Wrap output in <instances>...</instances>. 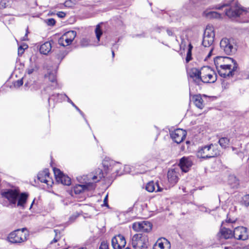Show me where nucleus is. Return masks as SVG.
<instances>
[{"label": "nucleus", "instance_id": "1", "mask_svg": "<svg viewBox=\"0 0 249 249\" xmlns=\"http://www.w3.org/2000/svg\"><path fill=\"white\" fill-rule=\"evenodd\" d=\"M0 194L2 197L7 199L10 205L22 208H24L28 197L27 193H20L19 190L17 188L3 189Z\"/></svg>", "mask_w": 249, "mask_h": 249}, {"label": "nucleus", "instance_id": "2", "mask_svg": "<svg viewBox=\"0 0 249 249\" xmlns=\"http://www.w3.org/2000/svg\"><path fill=\"white\" fill-rule=\"evenodd\" d=\"M226 6L229 7L225 12V14L228 17L230 18L239 17L242 22H249V8L244 9L240 7L235 0H231L229 2L224 4L217 8L221 9Z\"/></svg>", "mask_w": 249, "mask_h": 249}, {"label": "nucleus", "instance_id": "3", "mask_svg": "<svg viewBox=\"0 0 249 249\" xmlns=\"http://www.w3.org/2000/svg\"><path fill=\"white\" fill-rule=\"evenodd\" d=\"M103 177V173L101 169H97L95 174H89L86 176H83V185H77L74 187V192L75 194H79L84 190H93L95 188V183L100 181Z\"/></svg>", "mask_w": 249, "mask_h": 249}, {"label": "nucleus", "instance_id": "4", "mask_svg": "<svg viewBox=\"0 0 249 249\" xmlns=\"http://www.w3.org/2000/svg\"><path fill=\"white\" fill-rule=\"evenodd\" d=\"M220 153V151L217 145L211 144L199 149L197 152V156L199 158L207 159L217 157Z\"/></svg>", "mask_w": 249, "mask_h": 249}, {"label": "nucleus", "instance_id": "5", "mask_svg": "<svg viewBox=\"0 0 249 249\" xmlns=\"http://www.w3.org/2000/svg\"><path fill=\"white\" fill-rule=\"evenodd\" d=\"M28 236L27 229L24 228L21 229H17L10 233L7 240L12 244H19L27 241Z\"/></svg>", "mask_w": 249, "mask_h": 249}, {"label": "nucleus", "instance_id": "6", "mask_svg": "<svg viewBox=\"0 0 249 249\" xmlns=\"http://www.w3.org/2000/svg\"><path fill=\"white\" fill-rule=\"evenodd\" d=\"M131 244L134 249H145L148 247V239L145 235L135 234L132 238Z\"/></svg>", "mask_w": 249, "mask_h": 249}, {"label": "nucleus", "instance_id": "7", "mask_svg": "<svg viewBox=\"0 0 249 249\" xmlns=\"http://www.w3.org/2000/svg\"><path fill=\"white\" fill-rule=\"evenodd\" d=\"M216 80V74L208 66L201 68V82L206 83H214Z\"/></svg>", "mask_w": 249, "mask_h": 249}, {"label": "nucleus", "instance_id": "8", "mask_svg": "<svg viewBox=\"0 0 249 249\" xmlns=\"http://www.w3.org/2000/svg\"><path fill=\"white\" fill-rule=\"evenodd\" d=\"M215 34L214 28L212 26H207L204 33L202 45L205 47H211L213 45Z\"/></svg>", "mask_w": 249, "mask_h": 249}, {"label": "nucleus", "instance_id": "9", "mask_svg": "<svg viewBox=\"0 0 249 249\" xmlns=\"http://www.w3.org/2000/svg\"><path fill=\"white\" fill-rule=\"evenodd\" d=\"M221 49L228 55L234 53L236 50L233 39L223 38L220 43Z\"/></svg>", "mask_w": 249, "mask_h": 249}, {"label": "nucleus", "instance_id": "10", "mask_svg": "<svg viewBox=\"0 0 249 249\" xmlns=\"http://www.w3.org/2000/svg\"><path fill=\"white\" fill-rule=\"evenodd\" d=\"M152 224L147 221L136 222L132 225V229L138 232H148L152 230Z\"/></svg>", "mask_w": 249, "mask_h": 249}, {"label": "nucleus", "instance_id": "11", "mask_svg": "<svg viewBox=\"0 0 249 249\" xmlns=\"http://www.w3.org/2000/svg\"><path fill=\"white\" fill-rule=\"evenodd\" d=\"M228 65H221L220 67L216 68L219 74L224 78L232 77L236 72V66L234 65V68L228 67Z\"/></svg>", "mask_w": 249, "mask_h": 249}, {"label": "nucleus", "instance_id": "12", "mask_svg": "<svg viewBox=\"0 0 249 249\" xmlns=\"http://www.w3.org/2000/svg\"><path fill=\"white\" fill-rule=\"evenodd\" d=\"M233 237L238 240H246L249 238V232L245 227H238L234 230Z\"/></svg>", "mask_w": 249, "mask_h": 249}, {"label": "nucleus", "instance_id": "13", "mask_svg": "<svg viewBox=\"0 0 249 249\" xmlns=\"http://www.w3.org/2000/svg\"><path fill=\"white\" fill-rule=\"evenodd\" d=\"M126 245V240L122 234L114 236L111 240V245L114 249H122Z\"/></svg>", "mask_w": 249, "mask_h": 249}, {"label": "nucleus", "instance_id": "14", "mask_svg": "<svg viewBox=\"0 0 249 249\" xmlns=\"http://www.w3.org/2000/svg\"><path fill=\"white\" fill-rule=\"evenodd\" d=\"M224 222H222L219 231L217 233L216 237L221 241L222 239H230L233 237V231L229 228L223 227Z\"/></svg>", "mask_w": 249, "mask_h": 249}, {"label": "nucleus", "instance_id": "15", "mask_svg": "<svg viewBox=\"0 0 249 249\" xmlns=\"http://www.w3.org/2000/svg\"><path fill=\"white\" fill-rule=\"evenodd\" d=\"M170 136L176 143H179L185 138L186 132L182 129H177L170 132Z\"/></svg>", "mask_w": 249, "mask_h": 249}, {"label": "nucleus", "instance_id": "16", "mask_svg": "<svg viewBox=\"0 0 249 249\" xmlns=\"http://www.w3.org/2000/svg\"><path fill=\"white\" fill-rule=\"evenodd\" d=\"M37 178L40 182L47 184L48 186H51L53 183V179L50 177V173L48 169H45L39 172L37 175Z\"/></svg>", "mask_w": 249, "mask_h": 249}, {"label": "nucleus", "instance_id": "17", "mask_svg": "<svg viewBox=\"0 0 249 249\" xmlns=\"http://www.w3.org/2000/svg\"><path fill=\"white\" fill-rule=\"evenodd\" d=\"M103 165L105 167V169H107V171H115L117 174L118 175H121L122 174V173H120L118 168L120 166L119 163L115 162L113 160H105L103 161Z\"/></svg>", "mask_w": 249, "mask_h": 249}, {"label": "nucleus", "instance_id": "18", "mask_svg": "<svg viewBox=\"0 0 249 249\" xmlns=\"http://www.w3.org/2000/svg\"><path fill=\"white\" fill-rule=\"evenodd\" d=\"M189 77L197 85H200L201 82V70L199 71L196 68H192L188 71Z\"/></svg>", "mask_w": 249, "mask_h": 249}, {"label": "nucleus", "instance_id": "19", "mask_svg": "<svg viewBox=\"0 0 249 249\" xmlns=\"http://www.w3.org/2000/svg\"><path fill=\"white\" fill-rule=\"evenodd\" d=\"M193 164L190 158L183 157L179 161V166L181 170L184 172H187Z\"/></svg>", "mask_w": 249, "mask_h": 249}, {"label": "nucleus", "instance_id": "20", "mask_svg": "<svg viewBox=\"0 0 249 249\" xmlns=\"http://www.w3.org/2000/svg\"><path fill=\"white\" fill-rule=\"evenodd\" d=\"M170 242L165 238L158 239L154 244L153 249H170Z\"/></svg>", "mask_w": 249, "mask_h": 249}, {"label": "nucleus", "instance_id": "21", "mask_svg": "<svg viewBox=\"0 0 249 249\" xmlns=\"http://www.w3.org/2000/svg\"><path fill=\"white\" fill-rule=\"evenodd\" d=\"M76 36V32L74 31H69L63 34V40L65 39L67 46L71 43Z\"/></svg>", "mask_w": 249, "mask_h": 249}, {"label": "nucleus", "instance_id": "22", "mask_svg": "<svg viewBox=\"0 0 249 249\" xmlns=\"http://www.w3.org/2000/svg\"><path fill=\"white\" fill-rule=\"evenodd\" d=\"M145 189L149 192H153L154 191L160 192L162 191V188L159 186L158 182H155L153 181L147 183Z\"/></svg>", "mask_w": 249, "mask_h": 249}, {"label": "nucleus", "instance_id": "23", "mask_svg": "<svg viewBox=\"0 0 249 249\" xmlns=\"http://www.w3.org/2000/svg\"><path fill=\"white\" fill-rule=\"evenodd\" d=\"M178 173L174 169H171L168 171L167 177L169 182L171 185H175L178 181Z\"/></svg>", "mask_w": 249, "mask_h": 249}, {"label": "nucleus", "instance_id": "24", "mask_svg": "<svg viewBox=\"0 0 249 249\" xmlns=\"http://www.w3.org/2000/svg\"><path fill=\"white\" fill-rule=\"evenodd\" d=\"M37 70L38 67L36 64L33 62L32 59L31 58L30 59V64L25 71L24 77H26L27 75H30L32 74L34 72L36 71Z\"/></svg>", "mask_w": 249, "mask_h": 249}, {"label": "nucleus", "instance_id": "25", "mask_svg": "<svg viewBox=\"0 0 249 249\" xmlns=\"http://www.w3.org/2000/svg\"><path fill=\"white\" fill-rule=\"evenodd\" d=\"M52 44L50 42H46L42 44L39 48L41 54L47 55L51 50Z\"/></svg>", "mask_w": 249, "mask_h": 249}, {"label": "nucleus", "instance_id": "26", "mask_svg": "<svg viewBox=\"0 0 249 249\" xmlns=\"http://www.w3.org/2000/svg\"><path fill=\"white\" fill-rule=\"evenodd\" d=\"M194 103L196 107L202 109L204 107L203 101L200 95H196L193 97Z\"/></svg>", "mask_w": 249, "mask_h": 249}, {"label": "nucleus", "instance_id": "27", "mask_svg": "<svg viewBox=\"0 0 249 249\" xmlns=\"http://www.w3.org/2000/svg\"><path fill=\"white\" fill-rule=\"evenodd\" d=\"M236 64V70L238 68V64L236 63V61L233 59L232 58L229 57H224V64L223 65H228V67L233 68L234 65Z\"/></svg>", "mask_w": 249, "mask_h": 249}, {"label": "nucleus", "instance_id": "28", "mask_svg": "<svg viewBox=\"0 0 249 249\" xmlns=\"http://www.w3.org/2000/svg\"><path fill=\"white\" fill-rule=\"evenodd\" d=\"M53 171L56 181L58 183L62 184V172L56 168H54Z\"/></svg>", "mask_w": 249, "mask_h": 249}, {"label": "nucleus", "instance_id": "29", "mask_svg": "<svg viewBox=\"0 0 249 249\" xmlns=\"http://www.w3.org/2000/svg\"><path fill=\"white\" fill-rule=\"evenodd\" d=\"M229 183L233 188H237L239 185V180L234 176H230L229 178Z\"/></svg>", "mask_w": 249, "mask_h": 249}, {"label": "nucleus", "instance_id": "30", "mask_svg": "<svg viewBox=\"0 0 249 249\" xmlns=\"http://www.w3.org/2000/svg\"><path fill=\"white\" fill-rule=\"evenodd\" d=\"M230 142V140L226 137H223L219 140L218 142L220 145L224 148H226Z\"/></svg>", "mask_w": 249, "mask_h": 249}, {"label": "nucleus", "instance_id": "31", "mask_svg": "<svg viewBox=\"0 0 249 249\" xmlns=\"http://www.w3.org/2000/svg\"><path fill=\"white\" fill-rule=\"evenodd\" d=\"M45 77L46 78L48 77V79L50 80V81L53 83L55 82L56 81L55 71H48V73L45 74Z\"/></svg>", "mask_w": 249, "mask_h": 249}, {"label": "nucleus", "instance_id": "32", "mask_svg": "<svg viewBox=\"0 0 249 249\" xmlns=\"http://www.w3.org/2000/svg\"><path fill=\"white\" fill-rule=\"evenodd\" d=\"M206 16L208 18H221V15L215 11H210L206 14Z\"/></svg>", "mask_w": 249, "mask_h": 249}, {"label": "nucleus", "instance_id": "33", "mask_svg": "<svg viewBox=\"0 0 249 249\" xmlns=\"http://www.w3.org/2000/svg\"><path fill=\"white\" fill-rule=\"evenodd\" d=\"M224 57L218 56L216 57L214 60V64L216 68H219L221 65H223L224 64Z\"/></svg>", "mask_w": 249, "mask_h": 249}, {"label": "nucleus", "instance_id": "34", "mask_svg": "<svg viewBox=\"0 0 249 249\" xmlns=\"http://www.w3.org/2000/svg\"><path fill=\"white\" fill-rule=\"evenodd\" d=\"M62 35L59 34H55L53 37V42H58L60 46H62Z\"/></svg>", "mask_w": 249, "mask_h": 249}, {"label": "nucleus", "instance_id": "35", "mask_svg": "<svg viewBox=\"0 0 249 249\" xmlns=\"http://www.w3.org/2000/svg\"><path fill=\"white\" fill-rule=\"evenodd\" d=\"M193 49L192 45L190 44L188 46V49L187 53V56L186 57V62L188 63L192 59V50Z\"/></svg>", "mask_w": 249, "mask_h": 249}, {"label": "nucleus", "instance_id": "36", "mask_svg": "<svg viewBox=\"0 0 249 249\" xmlns=\"http://www.w3.org/2000/svg\"><path fill=\"white\" fill-rule=\"evenodd\" d=\"M96 38L99 41L100 40V38L101 36L102 35L103 32L101 29V26L99 24H98L95 28V30Z\"/></svg>", "mask_w": 249, "mask_h": 249}, {"label": "nucleus", "instance_id": "37", "mask_svg": "<svg viewBox=\"0 0 249 249\" xmlns=\"http://www.w3.org/2000/svg\"><path fill=\"white\" fill-rule=\"evenodd\" d=\"M71 184V178L67 175L63 174V185L69 186Z\"/></svg>", "mask_w": 249, "mask_h": 249}, {"label": "nucleus", "instance_id": "38", "mask_svg": "<svg viewBox=\"0 0 249 249\" xmlns=\"http://www.w3.org/2000/svg\"><path fill=\"white\" fill-rule=\"evenodd\" d=\"M25 78H26V77H24V76L22 78L16 81L14 83V86L16 88H19L20 86H21L23 84V79H25Z\"/></svg>", "mask_w": 249, "mask_h": 249}, {"label": "nucleus", "instance_id": "39", "mask_svg": "<svg viewBox=\"0 0 249 249\" xmlns=\"http://www.w3.org/2000/svg\"><path fill=\"white\" fill-rule=\"evenodd\" d=\"M10 0H1L0 1V9H4L8 6Z\"/></svg>", "mask_w": 249, "mask_h": 249}, {"label": "nucleus", "instance_id": "40", "mask_svg": "<svg viewBox=\"0 0 249 249\" xmlns=\"http://www.w3.org/2000/svg\"><path fill=\"white\" fill-rule=\"evenodd\" d=\"M242 203L246 206H249V194L244 196L242 198Z\"/></svg>", "mask_w": 249, "mask_h": 249}, {"label": "nucleus", "instance_id": "41", "mask_svg": "<svg viewBox=\"0 0 249 249\" xmlns=\"http://www.w3.org/2000/svg\"><path fill=\"white\" fill-rule=\"evenodd\" d=\"M74 4L75 3L72 0H67L63 3V5L68 7H72Z\"/></svg>", "mask_w": 249, "mask_h": 249}, {"label": "nucleus", "instance_id": "42", "mask_svg": "<svg viewBox=\"0 0 249 249\" xmlns=\"http://www.w3.org/2000/svg\"><path fill=\"white\" fill-rule=\"evenodd\" d=\"M45 22L49 26H53L55 24V20L53 18H50L46 19Z\"/></svg>", "mask_w": 249, "mask_h": 249}, {"label": "nucleus", "instance_id": "43", "mask_svg": "<svg viewBox=\"0 0 249 249\" xmlns=\"http://www.w3.org/2000/svg\"><path fill=\"white\" fill-rule=\"evenodd\" d=\"M99 249H108V243L106 241L102 242Z\"/></svg>", "mask_w": 249, "mask_h": 249}, {"label": "nucleus", "instance_id": "44", "mask_svg": "<svg viewBox=\"0 0 249 249\" xmlns=\"http://www.w3.org/2000/svg\"><path fill=\"white\" fill-rule=\"evenodd\" d=\"M63 57L64 55H67L69 52L71 51V47H65L64 44H63Z\"/></svg>", "mask_w": 249, "mask_h": 249}, {"label": "nucleus", "instance_id": "45", "mask_svg": "<svg viewBox=\"0 0 249 249\" xmlns=\"http://www.w3.org/2000/svg\"><path fill=\"white\" fill-rule=\"evenodd\" d=\"M24 48H23V46H19L18 48V54L22 55L24 52Z\"/></svg>", "mask_w": 249, "mask_h": 249}, {"label": "nucleus", "instance_id": "46", "mask_svg": "<svg viewBox=\"0 0 249 249\" xmlns=\"http://www.w3.org/2000/svg\"><path fill=\"white\" fill-rule=\"evenodd\" d=\"M53 232L55 233V237L53 238V240L51 241V243L52 244L53 243H55L58 240V238H57V230H54Z\"/></svg>", "mask_w": 249, "mask_h": 249}, {"label": "nucleus", "instance_id": "47", "mask_svg": "<svg viewBox=\"0 0 249 249\" xmlns=\"http://www.w3.org/2000/svg\"><path fill=\"white\" fill-rule=\"evenodd\" d=\"M130 171V168L129 165H125L124 166V172L125 173H129Z\"/></svg>", "mask_w": 249, "mask_h": 249}, {"label": "nucleus", "instance_id": "48", "mask_svg": "<svg viewBox=\"0 0 249 249\" xmlns=\"http://www.w3.org/2000/svg\"><path fill=\"white\" fill-rule=\"evenodd\" d=\"M107 196H108L107 195L104 199V205L105 206H108V205L107 203Z\"/></svg>", "mask_w": 249, "mask_h": 249}, {"label": "nucleus", "instance_id": "49", "mask_svg": "<svg viewBox=\"0 0 249 249\" xmlns=\"http://www.w3.org/2000/svg\"><path fill=\"white\" fill-rule=\"evenodd\" d=\"M166 31H167V33L168 35L169 36H173L174 33H173V32L171 30H170L169 29H167Z\"/></svg>", "mask_w": 249, "mask_h": 249}, {"label": "nucleus", "instance_id": "50", "mask_svg": "<svg viewBox=\"0 0 249 249\" xmlns=\"http://www.w3.org/2000/svg\"><path fill=\"white\" fill-rule=\"evenodd\" d=\"M76 216H72L71 217H70V222L71 223L73 221H74V220L76 219Z\"/></svg>", "mask_w": 249, "mask_h": 249}, {"label": "nucleus", "instance_id": "51", "mask_svg": "<svg viewBox=\"0 0 249 249\" xmlns=\"http://www.w3.org/2000/svg\"><path fill=\"white\" fill-rule=\"evenodd\" d=\"M213 51V48L211 47V49L209 51V53L207 56V58H209L212 55V53Z\"/></svg>", "mask_w": 249, "mask_h": 249}, {"label": "nucleus", "instance_id": "52", "mask_svg": "<svg viewBox=\"0 0 249 249\" xmlns=\"http://www.w3.org/2000/svg\"><path fill=\"white\" fill-rule=\"evenodd\" d=\"M193 3H197L200 2L201 0H190Z\"/></svg>", "mask_w": 249, "mask_h": 249}, {"label": "nucleus", "instance_id": "53", "mask_svg": "<svg viewBox=\"0 0 249 249\" xmlns=\"http://www.w3.org/2000/svg\"><path fill=\"white\" fill-rule=\"evenodd\" d=\"M65 96H66V97L68 99V101L72 105V104H74L72 101L70 99L68 98V97L66 95V94H64Z\"/></svg>", "mask_w": 249, "mask_h": 249}, {"label": "nucleus", "instance_id": "54", "mask_svg": "<svg viewBox=\"0 0 249 249\" xmlns=\"http://www.w3.org/2000/svg\"><path fill=\"white\" fill-rule=\"evenodd\" d=\"M27 34H28V32H27L25 36L23 37L22 40H27Z\"/></svg>", "mask_w": 249, "mask_h": 249}, {"label": "nucleus", "instance_id": "55", "mask_svg": "<svg viewBox=\"0 0 249 249\" xmlns=\"http://www.w3.org/2000/svg\"><path fill=\"white\" fill-rule=\"evenodd\" d=\"M57 15L59 17L62 18V11L59 12L57 14Z\"/></svg>", "mask_w": 249, "mask_h": 249}, {"label": "nucleus", "instance_id": "56", "mask_svg": "<svg viewBox=\"0 0 249 249\" xmlns=\"http://www.w3.org/2000/svg\"><path fill=\"white\" fill-rule=\"evenodd\" d=\"M21 46H23V48H24V49H26L28 48V45L25 43L23 44L22 45H20Z\"/></svg>", "mask_w": 249, "mask_h": 249}, {"label": "nucleus", "instance_id": "57", "mask_svg": "<svg viewBox=\"0 0 249 249\" xmlns=\"http://www.w3.org/2000/svg\"><path fill=\"white\" fill-rule=\"evenodd\" d=\"M79 112L80 113V114H81V115H82L84 118H85V115H84V114L83 112L81 110H80V111H79Z\"/></svg>", "mask_w": 249, "mask_h": 249}, {"label": "nucleus", "instance_id": "58", "mask_svg": "<svg viewBox=\"0 0 249 249\" xmlns=\"http://www.w3.org/2000/svg\"><path fill=\"white\" fill-rule=\"evenodd\" d=\"M132 210V208H129L127 211V213L130 212Z\"/></svg>", "mask_w": 249, "mask_h": 249}, {"label": "nucleus", "instance_id": "59", "mask_svg": "<svg viewBox=\"0 0 249 249\" xmlns=\"http://www.w3.org/2000/svg\"><path fill=\"white\" fill-rule=\"evenodd\" d=\"M132 210V208H129L127 211V213L130 212Z\"/></svg>", "mask_w": 249, "mask_h": 249}, {"label": "nucleus", "instance_id": "60", "mask_svg": "<svg viewBox=\"0 0 249 249\" xmlns=\"http://www.w3.org/2000/svg\"><path fill=\"white\" fill-rule=\"evenodd\" d=\"M28 85H29V82H28V81H27L26 82H25L24 86L25 87H28Z\"/></svg>", "mask_w": 249, "mask_h": 249}, {"label": "nucleus", "instance_id": "61", "mask_svg": "<svg viewBox=\"0 0 249 249\" xmlns=\"http://www.w3.org/2000/svg\"><path fill=\"white\" fill-rule=\"evenodd\" d=\"M226 222L228 223H232V222L230 219L226 220Z\"/></svg>", "mask_w": 249, "mask_h": 249}, {"label": "nucleus", "instance_id": "62", "mask_svg": "<svg viewBox=\"0 0 249 249\" xmlns=\"http://www.w3.org/2000/svg\"><path fill=\"white\" fill-rule=\"evenodd\" d=\"M112 57H114L115 55L114 51L113 50H112Z\"/></svg>", "mask_w": 249, "mask_h": 249}, {"label": "nucleus", "instance_id": "63", "mask_svg": "<svg viewBox=\"0 0 249 249\" xmlns=\"http://www.w3.org/2000/svg\"><path fill=\"white\" fill-rule=\"evenodd\" d=\"M34 202H35V199L33 201V202H32V204H31V206H30V209H31V208H32V207L33 206V204H34Z\"/></svg>", "mask_w": 249, "mask_h": 249}, {"label": "nucleus", "instance_id": "64", "mask_svg": "<svg viewBox=\"0 0 249 249\" xmlns=\"http://www.w3.org/2000/svg\"><path fill=\"white\" fill-rule=\"evenodd\" d=\"M75 109H76L78 112L80 111V110H80V109H79L77 107L75 108Z\"/></svg>", "mask_w": 249, "mask_h": 249}]
</instances>
